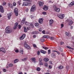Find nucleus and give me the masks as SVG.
Wrapping results in <instances>:
<instances>
[{
  "instance_id": "1",
  "label": "nucleus",
  "mask_w": 74,
  "mask_h": 74,
  "mask_svg": "<svg viewBox=\"0 0 74 74\" xmlns=\"http://www.w3.org/2000/svg\"><path fill=\"white\" fill-rule=\"evenodd\" d=\"M5 32L6 33H10L12 32V29L9 27H6L5 28Z\"/></svg>"
},
{
  "instance_id": "2",
  "label": "nucleus",
  "mask_w": 74,
  "mask_h": 74,
  "mask_svg": "<svg viewBox=\"0 0 74 74\" xmlns=\"http://www.w3.org/2000/svg\"><path fill=\"white\" fill-rule=\"evenodd\" d=\"M66 22H68L69 25V26H71L73 23V21H72V18H70L67 19L66 20Z\"/></svg>"
},
{
  "instance_id": "3",
  "label": "nucleus",
  "mask_w": 74,
  "mask_h": 74,
  "mask_svg": "<svg viewBox=\"0 0 74 74\" xmlns=\"http://www.w3.org/2000/svg\"><path fill=\"white\" fill-rule=\"evenodd\" d=\"M36 10V5H34L31 7L30 10L31 12H34Z\"/></svg>"
},
{
  "instance_id": "4",
  "label": "nucleus",
  "mask_w": 74,
  "mask_h": 74,
  "mask_svg": "<svg viewBox=\"0 0 74 74\" xmlns=\"http://www.w3.org/2000/svg\"><path fill=\"white\" fill-rule=\"evenodd\" d=\"M14 13H15V15L17 16H18V8H16L14 9Z\"/></svg>"
},
{
  "instance_id": "5",
  "label": "nucleus",
  "mask_w": 74,
  "mask_h": 74,
  "mask_svg": "<svg viewBox=\"0 0 74 74\" xmlns=\"http://www.w3.org/2000/svg\"><path fill=\"white\" fill-rule=\"evenodd\" d=\"M26 37V35L25 34H23V35L20 38V39L21 40H22L25 38V37Z\"/></svg>"
},
{
  "instance_id": "6",
  "label": "nucleus",
  "mask_w": 74,
  "mask_h": 74,
  "mask_svg": "<svg viewBox=\"0 0 74 74\" xmlns=\"http://www.w3.org/2000/svg\"><path fill=\"white\" fill-rule=\"evenodd\" d=\"M4 9H3V6L2 5L0 6V12H1L2 13H3L4 12Z\"/></svg>"
},
{
  "instance_id": "7",
  "label": "nucleus",
  "mask_w": 74,
  "mask_h": 74,
  "mask_svg": "<svg viewBox=\"0 0 74 74\" xmlns=\"http://www.w3.org/2000/svg\"><path fill=\"white\" fill-rule=\"evenodd\" d=\"M18 23H16L15 24L13 29L14 30H15L18 27Z\"/></svg>"
},
{
  "instance_id": "8",
  "label": "nucleus",
  "mask_w": 74,
  "mask_h": 74,
  "mask_svg": "<svg viewBox=\"0 0 74 74\" xmlns=\"http://www.w3.org/2000/svg\"><path fill=\"white\" fill-rule=\"evenodd\" d=\"M2 51L3 53H5V49L3 47H2L0 49V52Z\"/></svg>"
},
{
  "instance_id": "9",
  "label": "nucleus",
  "mask_w": 74,
  "mask_h": 74,
  "mask_svg": "<svg viewBox=\"0 0 74 74\" xmlns=\"http://www.w3.org/2000/svg\"><path fill=\"white\" fill-rule=\"evenodd\" d=\"M38 22L40 24H42L43 22V20L42 18H40L39 19Z\"/></svg>"
},
{
  "instance_id": "10",
  "label": "nucleus",
  "mask_w": 74,
  "mask_h": 74,
  "mask_svg": "<svg viewBox=\"0 0 74 74\" xmlns=\"http://www.w3.org/2000/svg\"><path fill=\"white\" fill-rule=\"evenodd\" d=\"M22 5H23V6H26L28 5V3L27 2H24L23 3Z\"/></svg>"
},
{
  "instance_id": "11",
  "label": "nucleus",
  "mask_w": 74,
  "mask_h": 74,
  "mask_svg": "<svg viewBox=\"0 0 74 74\" xmlns=\"http://www.w3.org/2000/svg\"><path fill=\"white\" fill-rule=\"evenodd\" d=\"M43 10H44L45 11H47V10H48V6L45 5L44 6V7L43 8Z\"/></svg>"
},
{
  "instance_id": "12",
  "label": "nucleus",
  "mask_w": 74,
  "mask_h": 74,
  "mask_svg": "<svg viewBox=\"0 0 74 74\" xmlns=\"http://www.w3.org/2000/svg\"><path fill=\"white\" fill-rule=\"evenodd\" d=\"M39 7H42L44 5V3L41 1H40L39 2Z\"/></svg>"
},
{
  "instance_id": "13",
  "label": "nucleus",
  "mask_w": 74,
  "mask_h": 74,
  "mask_svg": "<svg viewBox=\"0 0 74 74\" xmlns=\"http://www.w3.org/2000/svg\"><path fill=\"white\" fill-rule=\"evenodd\" d=\"M40 52L43 54H45V53H47V51H44L42 50H40Z\"/></svg>"
},
{
  "instance_id": "14",
  "label": "nucleus",
  "mask_w": 74,
  "mask_h": 74,
  "mask_svg": "<svg viewBox=\"0 0 74 74\" xmlns=\"http://www.w3.org/2000/svg\"><path fill=\"white\" fill-rule=\"evenodd\" d=\"M25 20H26V18H24L21 21V25L24 24Z\"/></svg>"
},
{
  "instance_id": "15",
  "label": "nucleus",
  "mask_w": 74,
  "mask_h": 74,
  "mask_svg": "<svg viewBox=\"0 0 74 74\" xmlns=\"http://www.w3.org/2000/svg\"><path fill=\"white\" fill-rule=\"evenodd\" d=\"M74 5V1H72L69 4V7H72Z\"/></svg>"
},
{
  "instance_id": "16",
  "label": "nucleus",
  "mask_w": 74,
  "mask_h": 74,
  "mask_svg": "<svg viewBox=\"0 0 74 74\" xmlns=\"http://www.w3.org/2000/svg\"><path fill=\"white\" fill-rule=\"evenodd\" d=\"M43 60L45 62H48L49 61V59L47 58H44Z\"/></svg>"
},
{
  "instance_id": "17",
  "label": "nucleus",
  "mask_w": 74,
  "mask_h": 74,
  "mask_svg": "<svg viewBox=\"0 0 74 74\" xmlns=\"http://www.w3.org/2000/svg\"><path fill=\"white\" fill-rule=\"evenodd\" d=\"M7 16L8 19H10L11 18V14L10 13L9 14H8Z\"/></svg>"
},
{
  "instance_id": "18",
  "label": "nucleus",
  "mask_w": 74,
  "mask_h": 74,
  "mask_svg": "<svg viewBox=\"0 0 74 74\" xmlns=\"http://www.w3.org/2000/svg\"><path fill=\"white\" fill-rule=\"evenodd\" d=\"M51 56L52 58H55V56H56L55 54V53H53L51 54Z\"/></svg>"
},
{
  "instance_id": "19",
  "label": "nucleus",
  "mask_w": 74,
  "mask_h": 74,
  "mask_svg": "<svg viewBox=\"0 0 74 74\" xmlns=\"http://www.w3.org/2000/svg\"><path fill=\"white\" fill-rule=\"evenodd\" d=\"M53 20L52 19L50 20L49 21V22L50 25H51V24L53 23Z\"/></svg>"
},
{
  "instance_id": "20",
  "label": "nucleus",
  "mask_w": 74,
  "mask_h": 74,
  "mask_svg": "<svg viewBox=\"0 0 74 74\" xmlns=\"http://www.w3.org/2000/svg\"><path fill=\"white\" fill-rule=\"evenodd\" d=\"M8 5H9L10 8H12L13 7V5H12V4L8 3Z\"/></svg>"
},
{
  "instance_id": "21",
  "label": "nucleus",
  "mask_w": 74,
  "mask_h": 74,
  "mask_svg": "<svg viewBox=\"0 0 74 74\" xmlns=\"http://www.w3.org/2000/svg\"><path fill=\"white\" fill-rule=\"evenodd\" d=\"M55 11L57 12H60V9L57 8H56V10H55Z\"/></svg>"
},
{
  "instance_id": "22",
  "label": "nucleus",
  "mask_w": 74,
  "mask_h": 74,
  "mask_svg": "<svg viewBox=\"0 0 74 74\" xmlns=\"http://www.w3.org/2000/svg\"><path fill=\"white\" fill-rule=\"evenodd\" d=\"M25 25H27V26H29L30 25V23L27 21L25 22Z\"/></svg>"
},
{
  "instance_id": "23",
  "label": "nucleus",
  "mask_w": 74,
  "mask_h": 74,
  "mask_svg": "<svg viewBox=\"0 0 74 74\" xmlns=\"http://www.w3.org/2000/svg\"><path fill=\"white\" fill-rule=\"evenodd\" d=\"M20 53H21V54H22V55L23 54V49L20 50Z\"/></svg>"
},
{
  "instance_id": "24",
  "label": "nucleus",
  "mask_w": 74,
  "mask_h": 74,
  "mask_svg": "<svg viewBox=\"0 0 74 74\" xmlns=\"http://www.w3.org/2000/svg\"><path fill=\"white\" fill-rule=\"evenodd\" d=\"M58 49L61 52H63V49L61 48V47H58Z\"/></svg>"
},
{
  "instance_id": "25",
  "label": "nucleus",
  "mask_w": 74,
  "mask_h": 74,
  "mask_svg": "<svg viewBox=\"0 0 74 74\" xmlns=\"http://www.w3.org/2000/svg\"><path fill=\"white\" fill-rule=\"evenodd\" d=\"M19 61V60L18 59H16L14 60V63H17Z\"/></svg>"
},
{
  "instance_id": "26",
  "label": "nucleus",
  "mask_w": 74,
  "mask_h": 74,
  "mask_svg": "<svg viewBox=\"0 0 74 74\" xmlns=\"http://www.w3.org/2000/svg\"><path fill=\"white\" fill-rule=\"evenodd\" d=\"M57 7H56V5H54L53 6V9H54V10H56V8H57Z\"/></svg>"
},
{
  "instance_id": "27",
  "label": "nucleus",
  "mask_w": 74,
  "mask_h": 74,
  "mask_svg": "<svg viewBox=\"0 0 74 74\" xmlns=\"http://www.w3.org/2000/svg\"><path fill=\"white\" fill-rule=\"evenodd\" d=\"M41 41L42 42H44V41H45V39H44V38L42 37L41 38Z\"/></svg>"
},
{
  "instance_id": "28",
  "label": "nucleus",
  "mask_w": 74,
  "mask_h": 74,
  "mask_svg": "<svg viewBox=\"0 0 74 74\" xmlns=\"http://www.w3.org/2000/svg\"><path fill=\"white\" fill-rule=\"evenodd\" d=\"M44 64L46 67H48V63L47 62H45Z\"/></svg>"
},
{
  "instance_id": "29",
  "label": "nucleus",
  "mask_w": 74,
  "mask_h": 74,
  "mask_svg": "<svg viewBox=\"0 0 74 74\" xmlns=\"http://www.w3.org/2000/svg\"><path fill=\"white\" fill-rule=\"evenodd\" d=\"M14 66V65L12 64H8V66L9 67H12Z\"/></svg>"
},
{
  "instance_id": "30",
  "label": "nucleus",
  "mask_w": 74,
  "mask_h": 74,
  "mask_svg": "<svg viewBox=\"0 0 74 74\" xmlns=\"http://www.w3.org/2000/svg\"><path fill=\"white\" fill-rule=\"evenodd\" d=\"M59 69H63V67L62 66H60L58 67Z\"/></svg>"
},
{
  "instance_id": "31",
  "label": "nucleus",
  "mask_w": 74,
  "mask_h": 74,
  "mask_svg": "<svg viewBox=\"0 0 74 74\" xmlns=\"http://www.w3.org/2000/svg\"><path fill=\"white\" fill-rule=\"evenodd\" d=\"M24 32H25V33H26V32H27V30L26 28L25 27H24Z\"/></svg>"
},
{
  "instance_id": "32",
  "label": "nucleus",
  "mask_w": 74,
  "mask_h": 74,
  "mask_svg": "<svg viewBox=\"0 0 74 74\" xmlns=\"http://www.w3.org/2000/svg\"><path fill=\"white\" fill-rule=\"evenodd\" d=\"M34 32L35 34H39V32H38L37 31H35Z\"/></svg>"
},
{
  "instance_id": "33",
  "label": "nucleus",
  "mask_w": 74,
  "mask_h": 74,
  "mask_svg": "<svg viewBox=\"0 0 74 74\" xmlns=\"http://www.w3.org/2000/svg\"><path fill=\"white\" fill-rule=\"evenodd\" d=\"M35 26L36 27L38 26L39 25V24L38 23H36L35 24Z\"/></svg>"
},
{
  "instance_id": "34",
  "label": "nucleus",
  "mask_w": 74,
  "mask_h": 74,
  "mask_svg": "<svg viewBox=\"0 0 74 74\" xmlns=\"http://www.w3.org/2000/svg\"><path fill=\"white\" fill-rule=\"evenodd\" d=\"M41 70V69L40 67H38L37 68V71H40V70Z\"/></svg>"
},
{
  "instance_id": "35",
  "label": "nucleus",
  "mask_w": 74,
  "mask_h": 74,
  "mask_svg": "<svg viewBox=\"0 0 74 74\" xmlns=\"http://www.w3.org/2000/svg\"><path fill=\"white\" fill-rule=\"evenodd\" d=\"M42 48H44V49H45L46 50L48 49V48L45 47H43Z\"/></svg>"
},
{
  "instance_id": "36",
  "label": "nucleus",
  "mask_w": 74,
  "mask_h": 74,
  "mask_svg": "<svg viewBox=\"0 0 74 74\" xmlns=\"http://www.w3.org/2000/svg\"><path fill=\"white\" fill-rule=\"evenodd\" d=\"M31 60L32 61H36V58H31Z\"/></svg>"
},
{
  "instance_id": "37",
  "label": "nucleus",
  "mask_w": 74,
  "mask_h": 74,
  "mask_svg": "<svg viewBox=\"0 0 74 74\" xmlns=\"http://www.w3.org/2000/svg\"><path fill=\"white\" fill-rule=\"evenodd\" d=\"M24 47H29V45L27 44L26 43H24Z\"/></svg>"
},
{
  "instance_id": "38",
  "label": "nucleus",
  "mask_w": 74,
  "mask_h": 74,
  "mask_svg": "<svg viewBox=\"0 0 74 74\" xmlns=\"http://www.w3.org/2000/svg\"><path fill=\"white\" fill-rule=\"evenodd\" d=\"M17 3L18 4V5H21V1H18L17 2Z\"/></svg>"
},
{
  "instance_id": "39",
  "label": "nucleus",
  "mask_w": 74,
  "mask_h": 74,
  "mask_svg": "<svg viewBox=\"0 0 74 74\" xmlns=\"http://www.w3.org/2000/svg\"><path fill=\"white\" fill-rule=\"evenodd\" d=\"M39 62H42V59L40 58L39 59Z\"/></svg>"
},
{
  "instance_id": "40",
  "label": "nucleus",
  "mask_w": 74,
  "mask_h": 74,
  "mask_svg": "<svg viewBox=\"0 0 74 74\" xmlns=\"http://www.w3.org/2000/svg\"><path fill=\"white\" fill-rule=\"evenodd\" d=\"M39 64L40 66H41V65H43L44 63H43L42 62H39Z\"/></svg>"
},
{
  "instance_id": "41",
  "label": "nucleus",
  "mask_w": 74,
  "mask_h": 74,
  "mask_svg": "<svg viewBox=\"0 0 74 74\" xmlns=\"http://www.w3.org/2000/svg\"><path fill=\"white\" fill-rule=\"evenodd\" d=\"M7 3L5 2H3L2 5H6Z\"/></svg>"
},
{
  "instance_id": "42",
  "label": "nucleus",
  "mask_w": 74,
  "mask_h": 74,
  "mask_svg": "<svg viewBox=\"0 0 74 74\" xmlns=\"http://www.w3.org/2000/svg\"><path fill=\"white\" fill-rule=\"evenodd\" d=\"M25 47L26 48H27V49H31V48L30 47Z\"/></svg>"
},
{
  "instance_id": "43",
  "label": "nucleus",
  "mask_w": 74,
  "mask_h": 74,
  "mask_svg": "<svg viewBox=\"0 0 74 74\" xmlns=\"http://www.w3.org/2000/svg\"><path fill=\"white\" fill-rule=\"evenodd\" d=\"M22 61H26L27 60V58H25L22 60Z\"/></svg>"
},
{
  "instance_id": "44",
  "label": "nucleus",
  "mask_w": 74,
  "mask_h": 74,
  "mask_svg": "<svg viewBox=\"0 0 74 74\" xmlns=\"http://www.w3.org/2000/svg\"><path fill=\"white\" fill-rule=\"evenodd\" d=\"M66 47L67 48H69V49H72L73 50H74V48H72L70 47Z\"/></svg>"
},
{
  "instance_id": "45",
  "label": "nucleus",
  "mask_w": 74,
  "mask_h": 74,
  "mask_svg": "<svg viewBox=\"0 0 74 74\" xmlns=\"http://www.w3.org/2000/svg\"><path fill=\"white\" fill-rule=\"evenodd\" d=\"M60 18V19H63V18H64V17L63 16V15H61Z\"/></svg>"
},
{
  "instance_id": "46",
  "label": "nucleus",
  "mask_w": 74,
  "mask_h": 74,
  "mask_svg": "<svg viewBox=\"0 0 74 74\" xmlns=\"http://www.w3.org/2000/svg\"><path fill=\"white\" fill-rule=\"evenodd\" d=\"M37 55H40V52L38 51H37Z\"/></svg>"
},
{
  "instance_id": "47",
  "label": "nucleus",
  "mask_w": 74,
  "mask_h": 74,
  "mask_svg": "<svg viewBox=\"0 0 74 74\" xmlns=\"http://www.w3.org/2000/svg\"><path fill=\"white\" fill-rule=\"evenodd\" d=\"M63 44H64V42H61L60 43V45H63Z\"/></svg>"
},
{
  "instance_id": "48",
  "label": "nucleus",
  "mask_w": 74,
  "mask_h": 74,
  "mask_svg": "<svg viewBox=\"0 0 74 74\" xmlns=\"http://www.w3.org/2000/svg\"><path fill=\"white\" fill-rule=\"evenodd\" d=\"M39 32H42V28H39Z\"/></svg>"
},
{
  "instance_id": "49",
  "label": "nucleus",
  "mask_w": 74,
  "mask_h": 74,
  "mask_svg": "<svg viewBox=\"0 0 74 74\" xmlns=\"http://www.w3.org/2000/svg\"><path fill=\"white\" fill-rule=\"evenodd\" d=\"M48 54H50L51 53V50H48Z\"/></svg>"
},
{
  "instance_id": "50",
  "label": "nucleus",
  "mask_w": 74,
  "mask_h": 74,
  "mask_svg": "<svg viewBox=\"0 0 74 74\" xmlns=\"http://www.w3.org/2000/svg\"><path fill=\"white\" fill-rule=\"evenodd\" d=\"M42 33L43 34H45V30H44L42 31Z\"/></svg>"
},
{
  "instance_id": "51",
  "label": "nucleus",
  "mask_w": 74,
  "mask_h": 74,
  "mask_svg": "<svg viewBox=\"0 0 74 74\" xmlns=\"http://www.w3.org/2000/svg\"><path fill=\"white\" fill-rule=\"evenodd\" d=\"M61 28H62V27H64V25L63 24H61Z\"/></svg>"
},
{
  "instance_id": "52",
  "label": "nucleus",
  "mask_w": 74,
  "mask_h": 74,
  "mask_svg": "<svg viewBox=\"0 0 74 74\" xmlns=\"http://www.w3.org/2000/svg\"><path fill=\"white\" fill-rule=\"evenodd\" d=\"M50 39L51 40H54V38L53 37H51L50 38Z\"/></svg>"
},
{
  "instance_id": "53",
  "label": "nucleus",
  "mask_w": 74,
  "mask_h": 74,
  "mask_svg": "<svg viewBox=\"0 0 74 74\" xmlns=\"http://www.w3.org/2000/svg\"><path fill=\"white\" fill-rule=\"evenodd\" d=\"M15 52H16V53H18L19 52V50H16L15 51Z\"/></svg>"
},
{
  "instance_id": "54",
  "label": "nucleus",
  "mask_w": 74,
  "mask_h": 74,
  "mask_svg": "<svg viewBox=\"0 0 74 74\" xmlns=\"http://www.w3.org/2000/svg\"><path fill=\"white\" fill-rule=\"evenodd\" d=\"M16 3H13V6H16Z\"/></svg>"
},
{
  "instance_id": "55",
  "label": "nucleus",
  "mask_w": 74,
  "mask_h": 74,
  "mask_svg": "<svg viewBox=\"0 0 74 74\" xmlns=\"http://www.w3.org/2000/svg\"><path fill=\"white\" fill-rule=\"evenodd\" d=\"M23 1H30V0H23Z\"/></svg>"
},
{
  "instance_id": "56",
  "label": "nucleus",
  "mask_w": 74,
  "mask_h": 74,
  "mask_svg": "<svg viewBox=\"0 0 74 74\" xmlns=\"http://www.w3.org/2000/svg\"><path fill=\"white\" fill-rule=\"evenodd\" d=\"M27 30H30V27H27Z\"/></svg>"
},
{
  "instance_id": "57",
  "label": "nucleus",
  "mask_w": 74,
  "mask_h": 74,
  "mask_svg": "<svg viewBox=\"0 0 74 74\" xmlns=\"http://www.w3.org/2000/svg\"><path fill=\"white\" fill-rule=\"evenodd\" d=\"M49 67L50 69H52V66H51V65H49Z\"/></svg>"
},
{
  "instance_id": "58",
  "label": "nucleus",
  "mask_w": 74,
  "mask_h": 74,
  "mask_svg": "<svg viewBox=\"0 0 74 74\" xmlns=\"http://www.w3.org/2000/svg\"><path fill=\"white\" fill-rule=\"evenodd\" d=\"M32 5V3H28V5Z\"/></svg>"
},
{
  "instance_id": "59",
  "label": "nucleus",
  "mask_w": 74,
  "mask_h": 74,
  "mask_svg": "<svg viewBox=\"0 0 74 74\" xmlns=\"http://www.w3.org/2000/svg\"><path fill=\"white\" fill-rule=\"evenodd\" d=\"M42 14H43V15H46V14H47V13H46V12H43Z\"/></svg>"
},
{
  "instance_id": "60",
  "label": "nucleus",
  "mask_w": 74,
  "mask_h": 74,
  "mask_svg": "<svg viewBox=\"0 0 74 74\" xmlns=\"http://www.w3.org/2000/svg\"><path fill=\"white\" fill-rule=\"evenodd\" d=\"M18 28H19V29H21V25H18Z\"/></svg>"
},
{
  "instance_id": "61",
  "label": "nucleus",
  "mask_w": 74,
  "mask_h": 74,
  "mask_svg": "<svg viewBox=\"0 0 74 74\" xmlns=\"http://www.w3.org/2000/svg\"><path fill=\"white\" fill-rule=\"evenodd\" d=\"M33 37L34 38H36V35H33Z\"/></svg>"
},
{
  "instance_id": "62",
  "label": "nucleus",
  "mask_w": 74,
  "mask_h": 74,
  "mask_svg": "<svg viewBox=\"0 0 74 74\" xmlns=\"http://www.w3.org/2000/svg\"><path fill=\"white\" fill-rule=\"evenodd\" d=\"M46 37H47V35H44V36H43L42 38H46Z\"/></svg>"
},
{
  "instance_id": "63",
  "label": "nucleus",
  "mask_w": 74,
  "mask_h": 74,
  "mask_svg": "<svg viewBox=\"0 0 74 74\" xmlns=\"http://www.w3.org/2000/svg\"><path fill=\"white\" fill-rule=\"evenodd\" d=\"M3 71L4 72H6V69H3Z\"/></svg>"
},
{
  "instance_id": "64",
  "label": "nucleus",
  "mask_w": 74,
  "mask_h": 74,
  "mask_svg": "<svg viewBox=\"0 0 74 74\" xmlns=\"http://www.w3.org/2000/svg\"><path fill=\"white\" fill-rule=\"evenodd\" d=\"M49 38V36H46V38Z\"/></svg>"
}]
</instances>
